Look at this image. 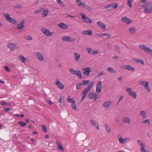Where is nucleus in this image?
Masks as SVG:
<instances>
[{
	"instance_id": "nucleus-42",
	"label": "nucleus",
	"mask_w": 152,
	"mask_h": 152,
	"mask_svg": "<svg viewBox=\"0 0 152 152\" xmlns=\"http://www.w3.org/2000/svg\"><path fill=\"white\" fill-rule=\"evenodd\" d=\"M129 95L130 96H132L134 99H136L137 97L136 93L133 91L131 92V93Z\"/></svg>"
},
{
	"instance_id": "nucleus-17",
	"label": "nucleus",
	"mask_w": 152,
	"mask_h": 152,
	"mask_svg": "<svg viewBox=\"0 0 152 152\" xmlns=\"http://www.w3.org/2000/svg\"><path fill=\"white\" fill-rule=\"evenodd\" d=\"M25 21L23 20L18 23L17 25V28L18 30H20L23 29L24 27Z\"/></svg>"
},
{
	"instance_id": "nucleus-34",
	"label": "nucleus",
	"mask_w": 152,
	"mask_h": 152,
	"mask_svg": "<svg viewBox=\"0 0 152 152\" xmlns=\"http://www.w3.org/2000/svg\"><path fill=\"white\" fill-rule=\"evenodd\" d=\"M129 31L130 34H133L136 33V30L134 28L131 27L129 29Z\"/></svg>"
},
{
	"instance_id": "nucleus-2",
	"label": "nucleus",
	"mask_w": 152,
	"mask_h": 152,
	"mask_svg": "<svg viewBox=\"0 0 152 152\" xmlns=\"http://www.w3.org/2000/svg\"><path fill=\"white\" fill-rule=\"evenodd\" d=\"M76 2L77 5L79 7L85 8L88 10L91 9V7L89 5L83 2L81 0H77Z\"/></svg>"
},
{
	"instance_id": "nucleus-27",
	"label": "nucleus",
	"mask_w": 152,
	"mask_h": 152,
	"mask_svg": "<svg viewBox=\"0 0 152 152\" xmlns=\"http://www.w3.org/2000/svg\"><path fill=\"white\" fill-rule=\"evenodd\" d=\"M147 112L145 110H142L140 111V114L142 116L143 119L147 118Z\"/></svg>"
},
{
	"instance_id": "nucleus-22",
	"label": "nucleus",
	"mask_w": 152,
	"mask_h": 152,
	"mask_svg": "<svg viewBox=\"0 0 152 152\" xmlns=\"http://www.w3.org/2000/svg\"><path fill=\"white\" fill-rule=\"evenodd\" d=\"M92 31L91 30H85L83 31L81 33L82 35H88L89 36H92L93 35Z\"/></svg>"
},
{
	"instance_id": "nucleus-33",
	"label": "nucleus",
	"mask_w": 152,
	"mask_h": 152,
	"mask_svg": "<svg viewBox=\"0 0 152 152\" xmlns=\"http://www.w3.org/2000/svg\"><path fill=\"white\" fill-rule=\"evenodd\" d=\"M123 120L124 122L127 123L128 124H129L131 122L130 119L128 117H124L123 118Z\"/></svg>"
},
{
	"instance_id": "nucleus-15",
	"label": "nucleus",
	"mask_w": 152,
	"mask_h": 152,
	"mask_svg": "<svg viewBox=\"0 0 152 152\" xmlns=\"http://www.w3.org/2000/svg\"><path fill=\"white\" fill-rule=\"evenodd\" d=\"M86 50L89 54L94 55L98 54L99 53L98 50H93L91 48H86Z\"/></svg>"
},
{
	"instance_id": "nucleus-28",
	"label": "nucleus",
	"mask_w": 152,
	"mask_h": 152,
	"mask_svg": "<svg viewBox=\"0 0 152 152\" xmlns=\"http://www.w3.org/2000/svg\"><path fill=\"white\" fill-rule=\"evenodd\" d=\"M56 142L58 148L59 150H61L63 151V152H64V148L62 146L61 144L59 142L57 141H56Z\"/></svg>"
},
{
	"instance_id": "nucleus-19",
	"label": "nucleus",
	"mask_w": 152,
	"mask_h": 152,
	"mask_svg": "<svg viewBox=\"0 0 152 152\" xmlns=\"http://www.w3.org/2000/svg\"><path fill=\"white\" fill-rule=\"evenodd\" d=\"M140 84L144 85L145 89L148 92L150 91V88L148 86V81H142L140 82Z\"/></svg>"
},
{
	"instance_id": "nucleus-7",
	"label": "nucleus",
	"mask_w": 152,
	"mask_h": 152,
	"mask_svg": "<svg viewBox=\"0 0 152 152\" xmlns=\"http://www.w3.org/2000/svg\"><path fill=\"white\" fill-rule=\"evenodd\" d=\"M80 15L81 16L83 22L90 24L92 23V20L90 18L86 17L85 13H81Z\"/></svg>"
},
{
	"instance_id": "nucleus-30",
	"label": "nucleus",
	"mask_w": 152,
	"mask_h": 152,
	"mask_svg": "<svg viewBox=\"0 0 152 152\" xmlns=\"http://www.w3.org/2000/svg\"><path fill=\"white\" fill-rule=\"evenodd\" d=\"M133 60L137 63H140L143 65L144 64V61L142 59H139L137 58H134V59Z\"/></svg>"
},
{
	"instance_id": "nucleus-5",
	"label": "nucleus",
	"mask_w": 152,
	"mask_h": 152,
	"mask_svg": "<svg viewBox=\"0 0 152 152\" xmlns=\"http://www.w3.org/2000/svg\"><path fill=\"white\" fill-rule=\"evenodd\" d=\"M144 12L145 13H151L152 12V2H148L145 6Z\"/></svg>"
},
{
	"instance_id": "nucleus-44",
	"label": "nucleus",
	"mask_w": 152,
	"mask_h": 152,
	"mask_svg": "<svg viewBox=\"0 0 152 152\" xmlns=\"http://www.w3.org/2000/svg\"><path fill=\"white\" fill-rule=\"evenodd\" d=\"M126 90L128 93L129 95L133 91L131 88L127 87L126 89Z\"/></svg>"
},
{
	"instance_id": "nucleus-13",
	"label": "nucleus",
	"mask_w": 152,
	"mask_h": 152,
	"mask_svg": "<svg viewBox=\"0 0 152 152\" xmlns=\"http://www.w3.org/2000/svg\"><path fill=\"white\" fill-rule=\"evenodd\" d=\"M118 6V4L117 3H115L110 4L108 6L105 7V8L108 11H110L114 9H116Z\"/></svg>"
},
{
	"instance_id": "nucleus-53",
	"label": "nucleus",
	"mask_w": 152,
	"mask_h": 152,
	"mask_svg": "<svg viewBox=\"0 0 152 152\" xmlns=\"http://www.w3.org/2000/svg\"><path fill=\"white\" fill-rule=\"evenodd\" d=\"M18 124H20V126L22 127H23L25 126L26 124V123H22V121H20L18 122Z\"/></svg>"
},
{
	"instance_id": "nucleus-64",
	"label": "nucleus",
	"mask_w": 152,
	"mask_h": 152,
	"mask_svg": "<svg viewBox=\"0 0 152 152\" xmlns=\"http://www.w3.org/2000/svg\"><path fill=\"white\" fill-rule=\"evenodd\" d=\"M95 127L96 128H97L98 130H99V124L98 123H97L96 125L95 126Z\"/></svg>"
},
{
	"instance_id": "nucleus-1",
	"label": "nucleus",
	"mask_w": 152,
	"mask_h": 152,
	"mask_svg": "<svg viewBox=\"0 0 152 152\" xmlns=\"http://www.w3.org/2000/svg\"><path fill=\"white\" fill-rule=\"evenodd\" d=\"M93 85V82H91L88 85V86L85 89L82 91L81 94V95L82 96V98L81 100V102L84 99L86 95L87 94L91 88L92 87Z\"/></svg>"
},
{
	"instance_id": "nucleus-59",
	"label": "nucleus",
	"mask_w": 152,
	"mask_h": 152,
	"mask_svg": "<svg viewBox=\"0 0 152 152\" xmlns=\"http://www.w3.org/2000/svg\"><path fill=\"white\" fill-rule=\"evenodd\" d=\"M115 50L118 51L119 52V48L118 46H115Z\"/></svg>"
},
{
	"instance_id": "nucleus-49",
	"label": "nucleus",
	"mask_w": 152,
	"mask_h": 152,
	"mask_svg": "<svg viewBox=\"0 0 152 152\" xmlns=\"http://www.w3.org/2000/svg\"><path fill=\"white\" fill-rule=\"evenodd\" d=\"M98 35L101 36H107L109 37L110 36V35H109L106 33H102L98 34Z\"/></svg>"
},
{
	"instance_id": "nucleus-31",
	"label": "nucleus",
	"mask_w": 152,
	"mask_h": 152,
	"mask_svg": "<svg viewBox=\"0 0 152 152\" xmlns=\"http://www.w3.org/2000/svg\"><path fill=\"white\" fill-rule=\"evenodd\" d=\"M107 70L110 73L114 74L116 72V71L112 67H108Z\"/></svg>"
},
{
	"instance_id": "nucleus-3",
	"label": "nucleus",
	"mask_w": 152,
	"mask_h": 152,
	"mask_svg": "<svg viewBox=\"0 0 152 152\" xmlns=\"http://www.w3.org/2000/svg\"><path fill=\"white\" fill-rule=\"evenodd\" d=\"M139 47L141 49L152 56V50L150 48L147 47L145 45L142 44L139 45Z\"/></svg>"
},
{
	"instance_id": "nucleus-38",
	"label": "nucleus",
	"mask_w": 152,
	"mask_h": 152,
	"mask_svg": "<svg viewBox=\"0 0 152 152\" xmlns=\"http://www.w3.org/2000/svg\"><path fill=\"white\" fill-rule=\"evenodd\" d=\"M126 69L128 70L131 71L132 72H134V67L128 65H127Z\"/></svg>"
},
{
	"instance_id": "nucleus-16",
	"label": "nucleus",
	"mask_w": 152,
	"mask_h": 152,
	"mask_svg": "<svg viewBox=\"0 0 152 152\" xmlns=\"http://www.w3.org/2000/svg\"><path fill=\"white\" fill-rule=\"evenodd\" d=\"M62 40L64 42H73L75 41V39L68 36H64L62 37Z\"/></svg>"
},
{
	"instance_id": "nucleus-37",
	"label": "nucleus",
	"mask_w": 152,
	"mask_h": 152,
	"mask_svg": "<svg viewBox=\"0 0 152 152\" xmlns=\"http://www.w3.org/2000/svg\"><path fill=\"white\" fill-rule=\"evenodd\" d=\"M58 4L61 7H64L65 5L61 0H56Z\"/></svg>"
},
{
	"instance_id": "nucleus-61",
	"label": "nucleus",
	"mask_w": 152,
	"mask_h": 152,
	"mask_svg": "<svg viewBox=\"0 0 152 152\" xmlns=\"http://www.w3.org/2000/svg\"><path fill=\"white\" fill-rule=\"evenodd\" d=\"M61 104L63 106H65L66 105L64 101H62L61 102H60Z\"/></svg>"
},
{
	"instance_id": "nucleus-10",
	"label": "nucleus",
	"mask_w": 152,
	"mask_h": 152,
	"mask_svg": "<svg viewBox=\"0 0 152 152\" xmlns=\"http://www.w3.org/2000/svg\"><path fill=\"white\" fill-rule=\"evenodd\" d=\"M102 88V83L101 81H99L96 85V92L97 93H99L101 92Z\"/></svg>"
},
{
	"instance_id": "nucleus-8",
	"label": "nucleus",
	"mask_w": 152,
	"mask_h": 152,
	"mask_svg": "<svg viewBox=\"0 0 152 152\" xmlns=\"http://www.w3.org/2000/svg\"><path fill=\"white\" fill-rule=\"evenodd\" d=\"M41 31L42 34L47 37L52 36L53 34V32H50L49 30L45 28H42Z\"/></svg>"
},
{
	"instance_id": "nucleus-63",
	"label": "nucleus",
	"mask_w": 152,
	"mask_h": 152,
	"mask_svg": "<svg viewBox=\"0 0 152 152\" xmlns=\"http://www.w3.org/2000/svg\"><path fill=\"white\" fill-rule=\"evenodd\" d=\"M123 98V97L122 96H121L119 97V100L118 102V104L119 103V102H120V101Z\"/></svg>"
},
{
	"instance_id": "nucleus-51",
	"label": "nucleus",
	"mask_w": 152,
	"mask_h": 152,
	"mask_svg": "<svg viewBox=\"0 0 152 152\" xmlns=\"http://www.w3.org/2000/svg\"><path fill=\"white\" fill-rule=\"evenodd\" d=\"M41 126L43 131L45 132H47V129L46 126L44 125H42Z\"/></svg>"
},
{
	"instance_id": "nucleus-57",
	"label": "nucleus",
	"mask_w": 152,
	"mask_h": 152,
	"mask_svg": "<svg viewBox=\"0 0 152 152\" xmlns=\"http://www.w3.org/2000/svg\"><path fill=\"white\" fill-rule=\"evenodd\" d=\"M43 8H42L39 10L35 11H34V13L36 14L39 13H40L41 12V11L43 10Z\"/></svg>"
},
{
	"instance_id": "nucleus-21",
	"label": "nucleus",
	"mask_w": 152,
	"mask_h": 152,
	"mask_svg": "<svg viewBox=\"0 0 152 152\" xmlns=\"http://www.w3.org/2000/svg\"><path fill=\"white\" fill-rule=\"evenodd\" d=\"M122 21L127 24H129L131 22V20L129 18H127L126 17H124L122 18Z\"/></svg>"
},
{
	"instance_id": "nucleus-54",
	"label": "nucleus",
	"mask_w": 152,
	"mask_h": 152,
	"mask_svg": "<svg viewBox=\"0 0 152 152\" xmlns=\"http://www.w3.org/2000/svg\"><path fill=\"white\" fill-rule=\"evenodd\" d=\"M63 99V96H60L57 99V100L59 102H61L63 100H62Z\"/></svg>"
},
{
	"instance_id": "nucleus-12",
	"label": "nucleus",
	"mask_w": 152,
	"mask_h": 152,
	"mask_svg": "<svg viewBox=\"0 0 152 152\" xmlns=\"http://www.w3.org/2000/svg\"><path fill=\"white\" fill-rule=\"evenodd\" d=\"M82 71H83V73L84 75L88 76L90 75L91 69L90 67H84L82 69Z\"/></svg>"
},
{
	"instance_id": "nucleus-32",
	"label": "nucleus",
	"mask_w": 152,
	"mask_h": 152,
	"mask_svg": "<svg viewBox=\"0 0 152 152\" xmlns=\"http://www.w3.org/2000/svg\"><path fill=\"white\" fill-rule=\"evenodd\" d=\"M48 12L49 11L47 9H45L44 10H43L42 14V16L44 17H46Z\"/></svg>"
},
{
	"instance_id": "nucleus-55",
	"label": "nucleus",
	"mask_w": 152,
	"mask_h": 152,
	"mask_svg": "<svg viewBox=\"0 0 152 152\" xmlns=\"http://www.w3.org/2000/svg\"><path fill=\"white\" fill-rule=\"evenodd\" d=\"M0 104L2 106H6L7 104V103L2 101L0 102Z\"/></svg>"
},
{
	"instance_id": "nucleus-48",
	"label": "nucleus",
	"mask_w": 152,
	"mask_h": 152,
	"mask_svg": "<svg viewBox=\"0 0 152 152\" xmlns=\"http://www.w3.org/2000/svg\"><path fill=\"white\" fill-rule=\"evenodd\" d=\"M89 80H84L82 81V83L83 85H86L89 83Z\"/></svg>"
},
{
	"instance_id": "nucleus-6",
	"label": "nucleus",
	"mask_w": 152,
	"mask_h": 152,
	"mask_svg": "<svg viewBox=\"0 0 152 152\" xmlns=\"http://www.w3.org/2000/svg\"><path fill=\"white\" fill-rule=\"evenodd\" d=\"M3 15L5 18L6 20L8 22L14 24L17 23L16 20L14 18H11L9 15L7 14H4Z\"/></svg>"
},
{
	"instance_id": "nucleus-26",
	"label": "nucleus",
	"mask_w": 152,
	"mask_h": 152,
	"mask_svg": "<svg viewBox=\"0 0 152 152\" xmlns=\"http://www.w3.org/2000/svg\"><path fill=\"white\" fill-rule=\"evenodd\" d=\"M74 55L76 61L78 63L79 62L81 59L80 55L77 53H75Z\"/></svg>"
},
{
	"instance_id": "nucleus-60",
	"label": "nucleus",
	"mask_w": 152,
	"mask_h": 152,
	"mask_svg": "<svg viewBox=\"0 0 152 152\" xmlns=\"http://www.w3.org/2000/svg\"><path fill=\"white\" fill-rule=\"evenodd\" d=\"M10 109L8 107H5L4 109V110L5 111H8L10 110Z\"/></svg>"
},
{
	"instance_id": "nucleus-24",
	"label": "nucleus",
	"mask_w": 152,
	"mask_h": 152,
	"mask_svg": "<svg viewBox=\"0 0 152 152\" xmlns=\"http://www.w3.org/2000/svg\"><path fill=\"white\" fill-rule=\"evenodd\" d=\"M60 28L62 29H65L68 27V26L64 23H61L58 24Z\"/></svg>"
},
{
	"instance_id": "nucleus-23",
	"label": "nucleus",
	"mask_w": 152,
	"mask_h": 152,
	"mask_svg": "<svg viewBox=\"0 0 152 152\" xmlns=\"http://www.w3.org/2000/svg\"><path fill=\"white\" fill-rule=\"evenodd\" d=\"M89 98L90 99H95V100H96L98 98V96L96 94L92 92L89 94Z\"/></svg>"
},
{
	"instance_id": "nucleus-62",
	"label": "nucleus",
	"mask_w": 152,
	"mask_h": 152,
	"mask_svg": "<svg viewBox=\"0 0 152 152\" xmlns=\"http://www.w3.org/2000/svg\"><path fill=\"white\" fill-rule=\"evenodd\" d=\"M47 102L49 104L52 105L53 104L52 102L50 100H48L47 101Z\"/></svg>"
},
{
	"instance_id": "nucleus-11",
	"label": "nucleus",
	"mask_w": 152,
	"mask_h": 152,
	"mask_svg": "<svg viewBox=\"0 0 152 152\" xmlns=\"http://www.w3.org/2000/svg\"><path fill=\"white\" fill-rule=\"evenodd\" d=\"M130 140V139L127 137L123 138L122 137H120L118 138V141L119 142L122 144H125Z\"/></svg>"
},
{
	"instance_id": "nucleus-43",
	"label": "nucleus",
	"mask_w": 152,
	"mask_h": 152,
	"mask_svg": "<svg viewBox=\"0 0 152 152\" xmlns=\"http://www.w3.org/2000/svg\"><path fill=\"white\" fill-rule=\"evenodd\" d=\"M148 0H141L140 1V4L142 6L144 7L147 3Z\"/></svg>"
},
{
	"instance_id": "nucleus-41",
	"label": "nucleus",
	"mask_w": 152,
	"mask_h": 152,
	"mask_svg": "<svg viewBox=\"0 0 152 152\" xmlns=\"http://www.w3.org/2000/svg\"><path fill=\"white\" fill-rule=\"evenodd\" d=\"M133 0H127V5L130 8H132V2L133 1Z\"/></svg>"
},
{
	"instance_id": "nucleus-50",
	"label": "nucleus",
	"mask_w": 152,
	"mask_h": 152,
	"mask_svg": "<svg viewBox=\"0 0 152 152\" xmlns=\"http://www.w3.org/2000/svg\"><path fill=\"white\" fill-rule=\"evenodd\" d=\"M142 124H145V123H147L148 125H150V121H149V119H146L145 121H142Z\"/></svg>"
},
{
	"instance_id": "nucleus-39",
	"label": "nucleus",
	"mask_w": 152,
	"mask_h": 152,
	"mask_svg": "<svg viewBox=\"0 0 152 152\" xmlns=\"http://www.w3.org/2000/svg\"><path fill=\"white\" fill-rule=\"evenodd\" d=\"M71 107L72 108L76 110L77 109V106L76 105L75 101L72 103Z\"/></svg>"
},
{
	"instance_id": "nucleus-45",
	"label": "nucleus",
	"mask_w": 152,
	"mask_h": 152,
	"mask_svg": "<svg viewBox=\"0 0 152 152\" xmlns=\"http://www.w3.org/2000/svg\"><path fill=\"white\" fill-rule=\"evenodd\" d=\"M97 123H96L95 121L93 120L92 119L90 121V124L92 126H95L96 125V124H97Z\"/></svg>"
},
{
	"instance_id": "nucleus-46",
	"label": "nucleus",
	"mask_w": 152,
	"mask_h": 152,
	"mask_svg": "<svg viewBox=\"0 0 152 152\" xmlns=\"http://www.w3.org/2000/svg\"><path fill=\"white\" fill-rule=\"evenodd\" d=\"M83 85L82 83H78L76 84V87L77 89H80L81 86Z\"/></svg>"
},
{
	"instance_id": "nucleus-58",
	"label": "nucleus",
	"mask_w": 152,
	"mask_h": 152,
	"mask_svg": "<svg viewBox=\"0 0 152 152\" xmlns=\"http://www.w3.org/2000/svg\"><path fill=\"white\" fill-rule=\"evenodd\" d=\"M5 69L6 70L7 72H10V69L9 68V67L7 66H5L4 67Z\"/></svg>"
},
{
	"instance_id": "nucleus-29",
	"label": "nucleus",
	"mask_w": 152,
	"mask_h": 152,
	"mask_svg": "<svg viewBox=\"0 0 152 152\" xmlns=\"http://www.w3.org/2000/svg\"><path fill=\"white\" fill-rule=\"evenodd\" d=\"M18 59L23 63H25L27 60L26 58L23 56H18Z\"/></svg>"
},
{
	"instance_id": "nucleus-20",
	"label": "nucleus",
	"mask_w": 152,
	"mask_h": 152,
	"mask_svg": "<svg viewBox=\"0 0 152 152\" xmlns=\"http://www.w3.org/2000/svg\"><path fill=\"white\" fill-rule=\"evenodd\" d=\"M55 85L57 86L58 88L61 90H62L64 88V84L59 81L58 80H56Z\"/></svg>"
},
{
	"instance_id": "nucleus-25",
	"label": "nucleus",
	"mask_w": 152,
	"mask_h": 152,
	"mask_svg": "<svg viewBox=\"0 0 152 152\" xmlns=\"http://www.w3.org/2000/svg\"><path fill=\"white\" fill-rule=\"evenodd\" d=\"M113 102L111 101H108L104 102L103 104V106L104 107L107 108L112 105Z\"/></svg>"
},
{
	"instance_id": "nucleus-52",
	"label": "nucleus",
	"mask_w": 152,
	"mask_h": 152,
	"mask_svg": "<svg viewBox=\"0 0 152 152\" xmlns=\"http://www.w3.org/2000/svg\"><path fill=\"white\" fill-rule=\"evenodd\" d=\"M127 65H122L120 67V68L121 69H126Z\"/></svg>"
},
{
	"instance_id": "nucleus-9",
	"label": "nucleus",
	"mask_w": 152,
	"mask_h": 152,
	"mask_svg": "<svg viewBox=\"0 0 152 152\" xmlns=\"http://www.w3.org/2000/svg\"><path fill=\"white\" fill-rule=\"evenodd\" d=\"M137 143L140 146V151L141 152H149L146 150L145 145L142 141L140 140H138L137 141Z\"/></svg>"
},
{
	"instance_id": "nucleus-40",
	"label": "nucleus",
	"mask_w": 152,
	"mask_h": 152,
	"mask_svg": "<svg viewBox=\"0 0 152 152\" xmlns=\"http://www.w3.org/2000/svg\"><path fill=\"white\" fill-rule=\"evenodd\" d=\"M67 101L69 103H72L74 102H75V101L72 99H71L70 98V96H69L67 99Z\"/></svg>"
},
{
	"instance_id": "nucleus-47",
	"label": "nucleus",
	"mask_w": 152,
	"mask_h": 152,
	"mask_svg": "<svg viewBox=\"0 0 152 152\" xmlns=\"http://www.w3.org/2000/svg\"><path fill=\"white\" fill-rule=\"evenodd\" d=\"M105 127L107 132L108 133H109L111 130L110 128L107 124L105 125Z\"/></svg>"
},
{
	"instance_id": "nucleus-18",
	"label": "nucleus",
	"mask_w": 152,
	"mask_h": 152,
	"mask_svg": "<svg viewBox=\"0 0 152 152\" xmlns=\"http://www.w3.org/2000/svg\"><path fill=\"white\" fill-rule=\"evenodd\" d=\"M35 55L37 58L40 61H42L44 60L43 56L42 54L39 52L35 53Z\"/></svg>"
},
{
	"instance_id": "nucleus-14",
	"label": "nucleus",
	"mask_w": 152,
	"mask_h": 152,
	"mask_svg": "<svg viewBox=\"0 0 152 152\" xmlns=\"http://www.w3.org/2000/svg\"><path fill=\"white\" fill-rule=\"evenodd\" d=\"M97 25L98 27L101 28L104 31H105L106 30V25L103 23L99 21L97 23Z\"/></svg>"
},
{
	"instance_id": "nucleus-36",
	"label": "nucleus",
	"mask_w": 152,
	"mask_h": 152,
	"mask_svg": "<svg viewBox=\"0 0 152 152\" xmlns=\"http://www.w3.org/2000/svg\"><path fill=\"white\" fill-rule=\"evenodd\" d=\"M24 38L25 39L27 40H31L32 39V37L31 36L28 35H26L24 36Z\"/></svg>"
},
{
	"instance_id": "nucleus-35",
	"label": "nucleus",
	"mask_w": 152,
	"mask_h": 152,
	"mask_svg": "<svg viewBox=\"0 0 152 152\" xmlns=\"http://www.w3.org/2000/svg\"><path fill=\"white\" fill-rule=\"evenodd\" d=\"M16 45L12 43H9L8 44L7 46L11 50H12L14 49Z\"/></svg>"
},
{
	"instance_id": "nucleus-56",
	"label": "nucleus",
	"mask_w": 152,
	"mask_h": 152,
	"mask_svg": "<svg viewBox=\"0 0 152 152\" xmlns=\"http://www.w3.org/2000/svg\"><path fill=\"white\" fill-rule=\"evenodd\" d=\"M104 74V71H102L98 74V77H99L100 76H101L102 75H103Z\"/></svg>"
},
{
	"instance_id": "nucleus-4",
	"label": "nucleus",
	"mask_w": 152,
	"mask_h": 152,
	"mask_svg": "<svg viewBox=\"0 0 152 152\" xmlns=\"http://www.w3.org/2000/svg\"><path fill=\"white\" fill-rule=\"evenodd\" d=\"M69 71L72 74L77 76L80 79L82 78V76L80 70H74L73 69H69Z\"/></svg>"
}]
</instances>
